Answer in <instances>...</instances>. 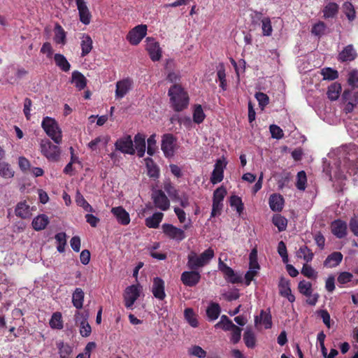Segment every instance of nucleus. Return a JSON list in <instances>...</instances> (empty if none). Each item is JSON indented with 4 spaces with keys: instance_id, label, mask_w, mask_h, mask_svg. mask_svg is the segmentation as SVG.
<instances>
[{
    "instance_id": "nucleus-1",
    "label": "nucleus",
    "mask_w": 358,
    "mask_h": 358,
    "mask_svg": "<svg viewBox=\"0 0 358 358\" xmlns=\"http://www.w3.org/2000/svg\"><path fill=\"white\" fill-rule=\"evenodd\" d=\"M171 107L176 112L187 108L189 104V96L180 84H173L168 90Z\"/></svg>"
},
{
    "instance_id": "nucleus-2",
    "label": "nucleus",
    "mask_w": 358,
    "mask_h": 358,
    "mask_svg": "<svg viewBox=\"0 0 358 358\" xmlns=\"http://www.w3.org/2000/svg\"><path fill=\"white\" fill-rule=\"evenodd\" d=\"M42 127L45 134L57 144L62 142V130L55 119L45 116L42 120Z\"/></svg>"
},
{
    "instance_id": "nucleus-3",
    "label": "nucleus",
    "mask_w": 358,
    "mask_h": 358,
    "mask_svg": "<svg viewBox=\"0 0 358 358\" xmlns=\"http://www.w3.org/2000/svg\"><path fill=\"white\" fill-rule=\"evenodd\" d=\"M41 153L49 161L57 162L60 157V149L48 139H42L40 143Z\"/></svg>"
},
{
    "instance_id": "nucleus-4",
    "label": "nucleus",
    "mask_w": 358,
    "mask_h": 358,
    "mask_svg": "<svg viewBox=\"0 0 358 358\" xmlns=\"http://www.w3.org/2000/svg\"><path fill=\"white\" fill-rule=\"evenodd\" d=\"M142 292L141 285H132L126 287L124 293V301L127 308L133 309V306L136 300L140 297Z\"/></svg>"
},
{
    "instance_id": "nucleus-5",
    "label": "nucleus",
    "mask_w": 358,
    "mask_h": 358,
    "mask_svg": "<svg viewBox=\"0 0 358 358\" xmlns=\"http://www.w3.org/2000/svg\"><path fill=\"white\" fill-rule=\"evenodd\" d=\"M176 141V138L171 134H166L162 136L161 149L166 157H171L174 155Z\"/></svg>"
},
{
    "instance_id": "nucleus-6",
    "label": "nucleus",
    "mask_w": 358,
    "mask_h": 358,
    "mask_svg": "<svg viewBox=\"0 0 358 358\" xmlns=\"http://www.w3.org/2000/svg\"><path fill=\"white\" fill-rule=\"evenodd\" d=\"M156 208L166 211L170 208V200L162 189L153 191L151 196Z\"/></svg>"
},
{
    "instance_id": "nucleus-7",
    "label": "nucleus",
    "mask_w": 358,
    "mask_h": 358,
    "mask_svg": "<svg viewBox=\"0 0 358 358\" xmlns=\"http://www.w3.org/2000/svg\"><path fill=\"white\" fill-rule=\"evenodd\" d=\"M218 269L224 274L227 282L238 284L241 282V277L236 273L234 271L228 266L220 258L218 262Z\"/></svg>"
},
{
    "instance_id": "nucleus-8",
    "label": "nucleus",
    "mask_w": 358,
    "mask_h": 358,
    "mask_svg": "<svg viewBox=\"0 0 358 358\" xmlns=\"http://www.w3.org/2000/svg\"><path fill=\"white\" fill-rule=\"evenodd\" d=\"M147 33V26L145 24H139L131 29L127 35V39L132 45H137L145 37Z\"/></svg>"
},
{
    "instance_id": "nucleus-9",
    "label": "nucleus",
    "mask_w": 358,
    "mask_h": 358,
    "mask_svg": "<svg viewBox=\"0 0 358 358\" xmlns=\"http://www.w3.org/2000/svg\"><path fill=\"white\" fill-rule=\"evenodd\" d=\"M162 230L165 235L170 239L181 242L185 238L184 229L178 228L170 224H164Z\"/></svg>"
},
{
    "instance_id": "nucleus-10",
    "label": "nucleus",
    "mask_w": 358,
    "mask_h": 358,
    "mask_svg": "<svg viewBox=\"0 0 358 358\" xmlns=\"http://www.w3.org/2000/svg\"><path fill=\"white\" fill-rule=\"evenodd\" d=\"M145 50L148 51L152 61L157 62L162 58V50L159 42H156L154 38H146Z\"/></svg>"
},
{
    "instance_id": "nucleus-11",
    "label": "nucleus",
    "mask_w": 358,
    "mask_h": 358,
    "mask_svg": "<svg viewBox=\"0 0 358 358\" xmlns=\"http://www.w3.org/2000/svg\"><path fill=\"white\" fill-rule=\"evenodd\" d=\"M115 147L117 150L124 154L134 155L135 153L134 142L129 135L117 139L115 143Z\"/></svg>"
},
{
    "instance_id": "nucleus-12",
    "label": "nucleus",
    "mask_w": 358,
    "mask_h": 358,
    "mask_svg": "<svg viewBox=\"0 0 358 358\" xmlns=\"http://www.w3.org/2000/svg\"><path fill=\"white\" fill-rule=\"evenodd\" d=\"M200 279V273L195 270L184 271L181 275V281L183 285L187 287H192L196 286Z\"/></svg>"
},
{
    "instance_id": "nucleus-13",
    "label": "nucleus",
    "mask_w": 358,
    "mask_h": 358,
    "mask_svg": "<svg viewBox=\"0 0 358 358\" xmlns=\"http://www.w3.org/2000/svg\"><path fill=\"white\" fill-rule=\"evenodd\" d=\"M357 52L353 45H348L339 52L338 60L341 63L351 62L355 60Z\"/></svg>"
},
{
    "instance_id": "nucleus-14",
    "label": "nucleus",
    "mask_w": 358,
    "mask_h": 358,
    "mask_svg": "<svg viewBox=\"0 0 358 358\" xmlns=\"http://www.w3.org/2000/svg\"><path fill=\"white\" fill-rule=\"evenodd\" d=\"M133 81L129 78L117 81L115 84V97L117 99L123 98L131 89Z\"/></svg>"
},
{
    "instance_id": "nucleus-15",
    "label": "nucleus",
    "mask_w": 358,
    "mask_h": 358,
    "mask_svg": "<svg viewBox=\"0 0 358 358\" xmlns=\"http://www.w3.org/2000/svg\"><path fill=\"white\" fill-rule=\"evenodd\" d=\"M226 164L224 163V161L221 159L216 160L210 177V181L212 184H217L223 180L224 170Z\"/></svg>"
},
{
    "instance_id": "nucleus-16",
    "label": "nucleus",
    "mask_w": 358,
    "mask_h": 358,
    "mask_svg": "<svg viewBox=\"0 0 358 358\" xmlns=\"http://www.w3.org/2000/svg\"><path fill=\"white\" fill-rule=\"evenodd\" d=\"M278 287L280 296L286 298L291 303L295 301L296 297L292 293V289L290 288V282L288 279L281 278L280 280Z\"/></svg>"
},
{
    "instance_id": "nucleus-17",
    "label": "nucleus",
    "mask_w": 358,
    "mask_h": 358,
    "mask_svg": "<svg viewBox=\"0 0 358 358\" xmlns=\"http://www.w3.org/2000/svg\"><path fill=\"white\" fill-rule=\"evenodd\" d=\"M79 17L81 22L84 24H90L92 18L91 13L87 8L85 0H76Z\"/></svg>"
},
{
    "instance_id": "nucleus-18",
    "label": "nucleus",
    "mask_w": 358,
    "mask_h": 358,
    "mask_svg": "<svg viewBox=\"0 0 358 358\" xmlns=\"http://www.w3.org/2000/svg\"><path fill=\"white\" fill-rule=\"evenodd\" d=\"M152 292L155 297L159 300H164L166 298L165 284L162 278H154Z\"/></svg>"
},
{
    "instance_id": "nucleus-19",
    "label": "nucleus",
    "mask_w": 358,
    "mask_h": 358,
    "mask_svg": "<svg viewBox=\"0 0 358 358\" xmlns=\"http://www.w3.org/2000/svg\"><path fill=\"white\" fill-rule=\"evenodd\" d=\"M111 213L115 217L118 224L127 226L130 223L129 214L123 207H122V206L112 208Z\"/></svg>"
},
{
    "instance_id": "nucleus-20",
    "label": "nucleus",
    "mask_w": 358,
    "mask_h": 358,
    "mask_svg": "<svg viewBox=\"0 0 358 358\" xmlns=\"http://www.w3.org/2000/svg\"><path fill=\"white\" fill-rule=\"evenodd\" d=\"M331 232L338 238H343L347 234V224L341 219L335 220L331 225Z\"/></svg>"
},
{
    "instance_id": "nucleus-21",
    "label": "nucleus",
    "mask_w": 358,
    "mask_h": 358,
    "mask_svg": "<svg viewBox=\"0 0 358 358\" xmlns=\"http://www.w3.org/2000/svg\"><path fill=\"white\" fill-rule=\"evenodd\" d=\"M269 208L273 212H281L283 210L284 199L282 195L273 194L268 198Z\"/></svg>"
},
{
    "instance_id": "nucleus-22",
    "label": "nucleus",
    "mask_w": 358,
    "mask_h": 358,
    "mask_svg": "<svg viewBox=\"0 0 358 358\" xmlns=\"http://www.w3.org/2000/svg\"><path fill=\"white\" fill-rule=\"evenodd\" d=\"M71 83L74 84L79 91L83 90L87 85V79L80 71L75 70L71 73Z\"/></svg>"
},
{
    "instance_id": "nucleus-23",
    "label": "nucleus",
    "mask_w": 358,
    "mask_h": 358,
    "mask_svg": "<svg viewBox=\"0 0 358 358\" xmlns=\"http://www.w3.org/2000/svg\"><path fill=\"white\" fill-rule=\"evenodd\" d=\"M54 32H55V36H54L55 43L57 45H66V41H67L66 32L65 31V30L64 29L62 26L57 22L56 24H55Z\"/></svg>"
},
{
    "instance_id": "nucleus-24",
    "label": "nucleus",
    "mask_w": 358,
    "mask_h": 358,
    "mask_svg": "<svg viewBox=\"0 0 358 358\" xmlns=\"http://www.w3.org/2000/svg\"><path fill=\"white\" fill-rule=\"evenodd\" d=\"M81 55L83 57L88 55L93 48V41L91 36L87 34H83L80 37Z\"/></svg>"
},
{
    "instance_id": "nucleus-25",
    "label": "nucleus",
    "mask_w": 358,
    "mask_h": 358,
    "mask_svg": "<svg viewBox=\"0 0 358 358\" xmlns=\"http://www.w3.org/2000/svg\"><path fill=\"white\" fill-rule=\"evenodd\" d=\"M145 166L147 169L148 175L154 180L159 178V169L155 163L153 159L147 157L145 159Z\"/></svg>"
},
{
    "instance_id": "nucleus-26",
    "label": "nucleus",
    "mask_w": 358,
    "mask_h": 358,
    "mask_svg": "<svg viewBox=\"0 0 358 358\" xmlns=\"http://www.w3.org/2000/svg\"><path fill=\"white\" fill-rule=\"evenodd\" d=\"M134 142L138 156L142 157L145 152V136L140 133L137 134L134 136Z\"/></svg>"
},
{
    "instance_id": "nucleus-27",
    "label": "nucleus",
    "mask_w": 358,
    "mask_h": 358,
    "mask_svg": "<svg viewBox=\"0 0 358 358\" xmlns=\"http://www.w3.org/2000/svg\"><path fill=\"white\" fill-rule=\"evenodd\" d=\"M49 222V218L46 215L41 214L33 219L31 225L36 231H41L47 227Z\"/></svg>"
},
{
    "instance_id": "nucleus-28",
    "label": "nucleus",
    "mask_w": 358,
    "mask_h": 358,
    "mask_svg": "<svg viewBox=\"0 0 358 358\" xmlns=\"http://www.w3.org/2000/svg\"><path fill=\"white\" fill-rule=\"evenodd\" d=\"M339 11V5L335 2H329L326 4L322 10L324 17L334 18L335 17Z\"/></svg>"
},
{
    "instance_id": "nucleus-29",
    "label": "nucleus",
    "mask_w": 358,
    "mask_h": 358,
    "mask_svg": "<svg viewBox=\"0 0 358 358\" xmlns=\"http://www.w3.org/2000/svg\"><path fill=\"white\" fill-rule=\"evenodd\" d=\"M187 266L189 269L195 271H197L198 268H203L200 259L195 252H191L188 255Z\"/></svg>"
},
{
    "instance_id": "nucleus-30",
    "label": "nucleus",
    "mask_w": 358,
    "mask_h": 358,
    "mask_svg": "<svg viewBox=\"0 0 358 358\" xmlns=\"http://www.w3.org/2000/svg\"><path fill=\"white\" fill-rule=\"evenodd\" d=\"M163 217L164 214L162 213H154L152 216L145 219V225L149 228L157 229L159 227Z\"/></svg>"
},
{
    "instance_id": "nucleus-31",
    "label": "nucleus",
    "mask_w": 358,
    "mask_h": 358,
    "mask_svg": "<svg viewBox=\"0 0 358 358\" xmlns=\"http://www.w3.org/2000/svg\"><path fill=\"white\" fill-rule=\"evenodd\" d=\"M85 300V292L81 288H76L72 294V303L78 309L83 307V301Z\"/></svg>"
},
{
    "instance_id": "nucleus-32",
    "label": "nucleus",
    "mask_w": 358,
    "mask_h": 358,
    "mask_svg": "<svg viewBox=\"0 0 358 358\" xmlns=\"http://www.w3.org/2000/svg\"><path fill=\"white\" fill-rule=\"evenodd\" d=\"M55 64L62 71H69L71 69V64L69 62L65 56L61 53H56L54 55Z\"/></svg>"
},
{
    "instance_id": "nucleus-33",
    "label": "nucleus",
    "mask_w": 358,
    "mask_h": 358,
    "mask_svg": "<svg viewBox=\"0 0 358 358\" xmlns=\"http://www.w3.org/2000/svg\"><path fill=\"white\" fill-rule=\"evenodd\" d=\"M15 215L22 218H27L30 215L29 206L26 201L19 202L15 209Z\"/></svg>"
},
{
    "instance_id": "nucleus-34",
    "label": "nucleus",
    "mask_w": 358,
    "mask_h": 358,
    "mask_svg": "<svg viewBox=\"0 0 358 358\" xmlns=\"http://www.w3.org/2000/svg\"><path fill=\"white\" fill-rule=\"evenodd\" d=\"M56 345L58 349L59 358H72L73 348L68 343L60 341L57 343Z\"/></svg>"
},
{
    "instance_id": "nucleus-35",
    "label": "nucleus",
    "mask_w": 358,
    "mask_h": 358,
    "mask_svg": "<svg viewBox=\"0 0 358 358\" xmlns=\"http://www.w3.org/2000/svg\"><path fill=\"white\" fill-rule=\"evenodd\" d=\"M255 323H262L266 329H269L272 327L271 315L269 311L267 313L264 310H262L259 316L255 317Z\"/></svg>"
},
{
    "instance_id": "nucleus-36",
    "label": "nucleus",
    "mask_w": 358,
    "mask_h": 358,
    "mask_svg": "<svg viewBox=\"0 0 358 358\" xmlns=\"http://www.w3.org/2000/svg\"><path fill=\"white\" fill-rule=\"evenodd\" d=\"M343 255L341 252H333L324 260V266H328L329 268H333V266H337L342 261Z\"/></svg>"
},
{
    "instance_id": "nucleus-37",
    "label": "nucleus",
    "mask_w": 358,
    "mask_h": 358,
    "mask_svg": "<svg viewBox=\"0 0 358 358\" xmlns=\"http://www.w3.org/2000/svg\"><path fill=\"white\" fill-rule=\"evenodd\" d=\"M342 10L350 22H353L356 18L355 6L350 1L344 2L342 4Z\"/></svg>"
},
{
    "instance_id": "nucleus-38",
    "label": "nucleus",
    "mask_w": 358,
    "mask_h": 358,
    "mask_svg": "<svg viewBox=\"0 0 358 358\" xmlns=\"http://www.w3.org/2000/svg\"><path fill=\"white\" fill-rule=\"evenodd\" d=\"M221 313V308L217 303H211L206 309V315L210 320H215L218 318Z\"/></svg>"
},
{
    "instance_id": "nucleus-39",
    "label": "nucleus",
    "mask_w": 358,
    "mask_h": 358,
    "mask_svg": "<svg viewBox=\"0 0 358 358\" xmlns=\"http://www.w3.org/2000/svg\"><path fill=\"white\" fill-rule=\"evenodd\" d=\"M341 87L338 83H334L328 87L327 96L331 100H336L341 94Z\"/></svg>"
},
{
    "instance_id": "nucleus-40",
    "label": "nucleus",
    "mask_w": 358,
    "mask_h": 358,
    "mask_svg": "<svg viewBox=\"0 0 358 358\" xmlns=\"http://www.w3.org/2000/svg\"><path fill=\"white\" fill-rule=\"evenodd\" d=\"M50 327L53 329L60 330L63 329V320L62 314L59 312L53 313L49 322Z\"/></svg>"
},
{
    "instance_id": "nucleus-41",
    "label": "nucleus",
    "mask_w": 358,
    "mask_h": 358,
    "mask_svg": "<svg viewBox=\"0 0 358 358\" xmlns=\"http://www.w3.org/2000/svg\"><path fill=\"white\" fill-rule=\"evenodd\" d=\"M243 341L245 345L248 348L253 349L256 345L255 334L251 329H247L243 333Z\"/></svg>"
},
{
    "instance_id": "nucleus-42",
    "label": "nucleus",
    "mask_w": 358,
    "mask_h": 358,
    "mask_svg": "<svg viewBox=\"0 0 358 358\" xmlns=\"http://www.w3.org/2000/svg\"><path fill=\"white\" fill-rule=\"evenodd\" d=\"M184 317L191 327H198V320L192 308L185 309Z\"/></svg>"
},
{
    "instance_id": "nucleus-43",
    "label": "nucleus",
    "mask_w": 358,
    "mask_h": 358,
    "mask_svg": "<svg viewBox=\"0 0 358 358\" xmlns=\"http://www.w3.org/2000/svg\"><path fill=\"white\" fill-rule=\"evenodd\" d=\"M272 222L276 227H278L280 231H283L286 229L287 220L282 215H274L272 218Z\"/></svg>"
},
{
    "instance_id": "nucleus-44",
    "label": "nucleus",
    "mask_w": 358,
    "mask_h": 358,
    "mask_svg": "<svg viewBox=\"0 0 358 358\" xmlns=\"http://www.w3.org/2000/svg\"><path fill=\"white\" fill-rule=\"evenodd\" d=\"M14 175V171L11 166L6 162L0 163V176L3 178L10 179L13 178Z\"/></svg>"
},
{
    "instance_id": "nucleus-45",
    "label": "nucleus",
    "mask_w": 358,
    "mask_h": 358,
    "mask_svg": "<svg viewBox=\"0 0 358 358\" xmlns=\"http://www.w3.org/2000/svg\"><path fill=\"white\" fill-rule=\"evenodd\" d=\"M235 324L229 319V317L226 315H222L221 317L220 321L215 324V328H221L224 331H230L231 329L233 328Z\"/></svg>"
},
{
    "instance_id": "nucleus-46",
    "label": "nucleus",
    "mask_w": 358,
    "mask_h": 358,
    "mask_svg": "<svg viewBox=\"0 0 358 358\" xmlns=\"http://www.w3.org/2000/svg\"><path fill=\"white\" fill-rule=\"evenodd\" d=\"M206 118V114L204 113L203 108L201 105H196L193 110V121L196 124L202 123Z\"/></svg>"
},
{
    "instance_id": "nucleus-47",
    "label": "nucleus",
    "mask_w": 358,
    "mask_h": 358,
    "mask_svg": "<svg viewBox=\"0 0 358 358\" xmlns=\"http://www.w3.org/2000/svg\"><path fill=\"white\" fill-rule=\"evenodd\" d=\"M298 257L303 258L306 262H311L313 258V253L310 248L306 245L301 246L298 250Z\"/></svg>"
},
{
    "instance_id": "nucleus-48",
    "label": "nucleus",
    "mask_w": 358,
    "mask_h": 358,
    "mask_svg": "<svg viewBox=\"0 0 358 358\" xmlns=\"http://www.w3.org/2000/svg\"><path fill=\"white\" fill-rule=\"evenodd\" d=\"M321 74L324 80H334L339 77L338 71L331 67H325L322 69Z\"/></svg>"
},
{
    "instance_id": "nucleus-49",
    "label": "nucleus",
    "mask_w": 358,
    "mask_h": 358,
    "mask_svg": "<svg viewBox=\"0 0 358 358\" xmlns=\"http://www.w3.org/2000/svg\"><path fill=\"white\" fill-rule=\"evenodd\" d=\"M164 189L169 195V197H171L172 199H180L178 190L172 185V183L170 181L166 182L164 184Z\"/></svg>"
},
{
    "instance_id": "nucleus-50",
    "label": "nucleus",
    "mask_w": 358,
    "mask_h": 358,
    "mask_svg": "<svg viewBox=\"0 0 358 358\" xmlns=\"http://www.w3.org/2000/svg\"><path fill=\"white\" fill-rule=\"evenodd\" d=\"M198 256L200 259L202 266H204L205 265L208 264L210 262V260L214 257V250L213 249H212V248H208Z\"/></svg>"
},
{
    "instance_id": "nucleus-51",
    "label": "nucleus",
    "mask_w": 358,
    "mask_h": 358,
    "mask_svg": "<svg viewBox=\"0 0 358 358\" xmlns=\"http://www.w3.org/2000/svg\"><path fill=\"white\" fill-rule=\"evenodd\" d=\"M298 290L303 296H311L312 285L310 282L302 280L298 284Z\"/></svg>"
},
{
    "instance_id": "nucleus-52",
    "label": "nucleus",
    "mask_w": 358,
    "mask_h": 358,
    "mask_svg": "<svg viewBox=\"0 0 358 358\" xmlns=\"http://www.w3.org/2000/svg\"><path fill=\"white\" fill-rule=\"evenodd\" d=\"M255 97L257 100L259 108L264 110L269 104V96L263 92H256Z\"/></svg>"
},
{
    "instance_id": "nucleus-53",
    "label": "nucleus",
    "mask_w": 358,
    "mask_h": 358,
    "mask_svg": "<svg viewBox=\"0 0 358 358\" xmlns=\"http://www.w3.org/2000/svg\"><path fill=\"white\" fill-rule=\"evenodd\" d=\"M229 203L231 206L236 208L239 215L243 213L244 210V205L239 196L236 195L231 196L229 199Z\"/></svg>"
},
{
    "instance_id": "nucleus-54",
    "label": "nucleus",
    "mask_w": 358,
    "mask_h": 358,
    "mask_svg": "<svg viewBox=\"0 0 358 358\" xmlns=\"http://www.w3.org/2000/svg\"><path fill=\"white\" fill-rule=\"evenodd\" d=\"M188 353L191 356L196 357L197 358H205L207 352L205 350L198 345H194L188 350Z\"/></svg>"
},
{
    "instance_id": "nucleus-55",
    "label": "nucleus",
    "mask_w": 358,
    "mask_h": 358,
    "mask_svg": "<svg viewBox=\"0 0 358 358\" xmlns=\"http://www.w3.org/2000/svg\"><path fill=\"white\" fill-rule=\"evenodd\" d=\"M230 331H231L230 341L233 344L238 343L239 341L241 339V328L237 327L236 324H234Z\"/></svg>"
},
{
    "instance_id": "nucleus-56",
    "label": "nucleus",
    "mask_w": 358,
    "mask_h": 358,
    "mask_svg": "<svg viewBox=\"0 0 358 358\" xmlns=\"http://www.w3.org/2000/svg\"><path fill=\"white\" fill-rule=\"evenodd\" d=\"M227 192L224 187L221 186L214 190L213 201L223 203V200L226 196Z\"/></svg>"
},
{
    "instance_id": "nucleus-57",
    "label": "nucleus",
    "mask_w": 358,
    "mask_h": 358,
    "mask_svg": "<svg viewBox=\"0 0 358 358\" xmlns=\"http://www.w3.org/2000/svg\"><path fill=\"white\" fill-rule=\"evenodd\" d=\"M296 187L299 189L303 190L306 189V184L307 182L306 174L304 171H301L296 175Z\"/></svg>"
},
{
    "instance_id": "nucleus-58",
    "label": "nucleus",
    "mask_w": 358,
    "mask_h": 358,
    "mask_svg": "<svg viewBox=\"0 0 358 358\" xmlns=\"http://www.w3.org/2000/svg\"><path fill=\"white\" fill-rule=\"evenodd\" d=\"M269 131L273 138L281 139L284 136L283 129L276 124H271Z\"/></svg>"
},
{
    "instance_id": "nucleus-59",
    "label": "nucleus",
    "mask_w": 358,
    "mask_h": 358,
    "mask_svg": "<svg viewBox=\"0 0 358 358\" xmlns=\"http://www.w3.org/2000/svg\"><path fill=\"white\" fill-rule=\"evenodd\" d=\"M92 329L90 324L88 323L87 318H83L80 325V333L84 336L87 337L90 335Z\"/></svg>"
},
{
    "instance_id": "nucleus-60",
    "label": "nucleus",
    "mask_w": 358,
    "mask_h": 358,
    "mask_svg": "<svg viewBox=\"0 0 358 358\" xmlns=\"http://www.w3.org/2000/svg\"><path fill=\"white\" fill-rule=\"evenodd\" d=\"M348 84L352 87V89L358 87V70L352 69L350 71L348 78Z\"/></svg>"
},
{
    "instance_id": "nucleus-61",
    "label": "nucleus",
    "mask_w": 358,
    "mask_h": 358,
    "mask_svg": "<svg viewBox=\"0 0 358 358\" xmlns=\"http://www.w3.org/2000/svg\"><path fill=\"white\" fill-rule=\"evenodd\" d=\"M156 134L151 135L148 139L147 153L152 156L156 152Z\"/></svg>"
},
{
    "instance_id": "nucleus-62",
    "label": "nucleus",
    "mask_w": 358,
    "mask_h": 358,
    "mask_svg": "<svg viewBox=\"0 0 358 358\" xmlns=\"http://www.w3.org/2000/svg\"><path fill=\"white\" fill-rule=\"evenodd\" d=\"M262 33L264 36H271L273 31L271 20L269 17H264L262 20Z\"/></svg>"
},
{
    "instance_id": "nucleus-63",
    "label": "nucleus",
    "mask_w": 358,
    "mask_h": 358,
    "mask_svg": "<svg viewBox=\"0 0 358 358\" xmlns=\"http://www.w3.org/2000/svg\"><path fill=\"white\" fill-rule=\"evenodd\" d=\"M76 203L78 205L80 206L85 211H87L89 213H94L95 212V210L85 200V199L83 196H79L77 197Z\"/></svg>"
},
{
    "instance_id": "nucleus-64",
    "label": "nucleus",
    "mask_w": 358,
    "mask_h": 358,
    "mask_svg": "<svg viewBox=\"0 0 358 358\" xmlns=\"http://www.w3.org/2000/svg\"><path fill=\"white\" fill-rule=\"evenodd\" d=\"M301 273L309 278H315L317 273L310 264H304L301 269Z\"/></svg>"
}]
</instances>
